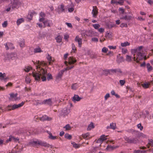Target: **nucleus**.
Wrapping results in <instances>:
<instances>
[{"label": "nucleus", "instance_id": "f257e3e1", "mask_svg": "<svg viewBox=\"0 0 153 153\" xmlns=\"http://www.w3.org/2000/svg\"><path fill=\"white\" fill-rule=\"evenodd\" d=\"M38 65L36 66L37 69V72H33V76L35 78L36 80H40V78L43 81L46 80V75H47V71L44 69L40 68V66H44L47 65V63L44 61L40 62L39 61H36Z\"/></svg>", "mask_w": 153, "mask_h": 153}, {"label": "nucleus", "instance_id": "f03ea898", "mask_svg": "<svg viewBox=\"0 0 153 153\" xmlns=\"http://www.w3.org/2000/svg\"><path fill=\"white\" fill-rule=\"evenodd\" d=\"M142 48V46H141L137 49L131 50V53L133 54L134 56L133 58V59L137 63L139 62V60L142 59L143 57L140 50Z\"/></svg>", "mask_w": 153, "mask_h": 153}, {"label": "nucleus", "instance_id": "7ed1b4c3", "mask_svg": "<svg viewBox=\"0 0 153 153\" xmlns=\"http://www.w3.org/2000/svg\"><path fill=\"white\" fill-rule=\"evenodd\" d=\"M5 1L8 2H11L10 6L13 9L19 8L22 3V0H4Z\"/></svg>", "mask_w": 153, "mask_h": 153}, {"label": "nucleus", "instance_id": "20e7f679", "mask_svg": "<svg viewBox=\"0 0 153 153\" xmlns=\"http://www.w3.org/2000/svg\"><path fill=\"white\" fill-rule=\"evenodd\" d=\"M76 60L75 59V58L74 57H70L68 58V62L65 61V64L67 66V67L65 69V70H69L73 68L74 66L71 65L74 64L75 62H76Z\"/></svg>", "mask_w": 153, "mask_h": 153}, {"label": "nucleus", "instance_id": "39448f33", "mask_svg": "<svg viewBox=\"0 0 153 153\" xmlns=\"http://www.w3.org/2000/svg\"><path fill=\"white\" fill-rule=\"evenodd\" d=\"M25 102H22L19 104H14L13 105H8L6 108V110L9 111L14 110L22 106L24 104Z\"/></svg>", "mask_w": 153, "mask_h": 153}, {"label": "nucleus", "instance_id": "423d86ee", "mask_svg": "<svg viewBox=\"0 0 153 153\" xmlns=\"http://www.w3.org/2000/svg\"><path fill=\"white\" fill-rule=\"evenodd\" d=\"M107 72L111 74L115 73L120 76H122L124 74V73L119 68L108 70Z\"/></svg>", "mask_w": 153, "mask_h": 153}, {"label": "nucleus", "instance_id": "0eeeda50", "mask_svg": "<svg viewBox=\"0 0 153 153\" xmlns=\"http://www.w3.org/2000/svg\"><path fill=\"white\" fill-rule=\"evenodd\" d=\"M10 97L9 99L10 100L12 101H17L20 99V98L17 97V94H14L11 93L10 94Z\"/></svg>", "mask_w": 153, "mask_h": 153}, {"label": "nucleus", "instance_id": "6e6552de", "mask_svg": "<svg viewBox=\"0 0 153 153\" xmlns=\"http://www.w3.org/2000/svg\"><path fill=\"white\" fill-rule=\"evenodd\" d=\"M125 140L127 141V142L129 143H136L137 142V140L136 138H129L126 137L125 138Z\"/></svg>", "mask_w": 153, "mask_h": 153}, {"label": "nucleus", "instance_id": "1a4fd4ad", "mask_svg": "<svg viewBox=\"0 0 153 153\" xmlns=\"http://www.w3.org/2000/svg\"><path fill=\"white\" fill-rule=\"evenodd\" d=\"M107 136H105L104 135H101L100 138L97 141V143H102V142L107 140L106 137Z\"/></svg>", "mask_w": 153, "mask_h": 153}, {"label": "nucleus", "instance_id": "9d476101", "mask_svg": "<svg viewBox=\"0 0 153 153\" xmlns=\"http://www.w3.org/2000/svg\"><path fill=\"white\" fill-rule=\"evenodd\" d=\"M74 40L75 41L78 43V46L79 47H81L82 45V39L79 37V36H76Z\"/></svg>", "mask_w": 153, "mask_h": 153}, {"label": "nucleus", "instance_id": "9b49d317", "mask_svg": "<svg viewBox=\"0 0 153 153\" xmlns=\"http://www.w3.org/2000/svg\"><path fill=\"white\" fill-rule=\"evenodd\" d=\"M134 18L131 16L126 15L124 16H122L120 19H124L128 22L132 18Z\"/></svg>", "mask_w": 153, "mask_h": 153}, {"label": "nucleus", "instance_id": "f8f14e48", "mask_svg": "<svg viewBox=\"0 0 153 153\" xmlns=\"http://www.w3.org/2000/svg\"><path fill=\"white\" fill-rule=\"evenodd\" d=\"M134 18L131 16L126 15L124 16H122L120 19H124L128 22L132 18Z\"/></svg>", "mask_w": 153, "mask_h": 153}, {"label": "nucleus", "instance_id": "ddd939ff", "mask_svg": "<svg viewBox=\"0 0 153 153\" xmlns=\"http://www.w3.org/2000/svg\"><path fill=\"white\" fill-rule=\"evenodd\" d=\"M93 8L92 13L93 17L95 18L98 14V9L96 6L93 7Z\"/></svg>", "mask_w": 153, "mask_h": 153}, {"label": "nucleus", "instance_id": "4468645a", "mask_svg": "<svg viewBox=\"0 0 153 153\" xmlns=\"http://www.w3.org/2000/svg\"><path fill=\"white\" fill-rule=\"evenodd\" d=\"M42 104H47L51 105L52 104L51 99H49L44 100L42 102Z\"/></svg>", "mask_w": 153, "mask_h": 153}, {"label": "nucleus", "instance_id": "2eb2a0df", "mask_svg": "<svg viewBox=\"0 0 153 153\" xmlns=\"http://www.w3.org/2000/svg\"><path fill=\"white\" fill-rule=\"evenodd\" d=\"M39 144L46 147L48 148L50 147L51 148H52L51 145H50L49 144L47 143L46 142L40 141V142H39Z\"/></svg>", "mask_w": 153, "mask_h": 153}, {"label": "nucleus", "instance_id": "dca6fc26", "mask_svg": "<svg viewBox=\"0 0 153 153\" xmlns=\"http://www.w3.org/2000/svg\"><path fill=\"white\" fill-rule=\"evenodd\" d=\"M52 118L50 117H48L46 115L43 116L42 117L40 118V120L41 121H44L46 120L48 121L51 120Z\"/></svg>", "mask_w": 153, "mask_h": 153}, {"label": "nucleus", "instance_id": "f3484780", "mask_svg": "<svg viewBox=\"0 0 153 153\" xmlns=\"http://www.w3.org/2000/svg\"><path fill=\"white\" fill-rule=\"evenodd\" d=\"M5 47L6 48V50H7L9 49H13L14 47L13 44L11 43H6Z\"/></svg>", "mask_w": 153, "mask_h": 153}, {"label": "nucleus", "instance_id": "a211bd4d", "mask_svg": "<svg viewBox=\"0 0 153 153\" xmlns=\"http://www.w3.org/2000/svg\"><path fill=\"white\" fill-rule=\"evenodd\" d=\"M48 60L49 61V64L51 65L52 62H53L54 61V59H52L51 56L49 54H48L47 57Z\"/></svg>", "mask_w": 153, "mask_h": 153}, {"label": "nucleus", "instance_id": "6ab92c4d", "mask_svg": "<svg viewBox=\"0 0 153 153\" xmlns=\"http://www.w3.org/2000/svg\"><path fill=\"white\" fill-rule=\"evenodd\" d=\"M67 7L68 8V11L69 12H72L74 10V5L72 3L71 4L70 6L71 7H70V6L69 5H68Z\"/></svg>", "mask_w": 153, "mask_h": 153}, {"label": "nucleus", "instance_id": "aec40b11", "mask_svg": "<svg viewBox=\"0 0 153 153\" xmlns=\"http://www.w3.org/2000/svg\"><path fill=\"white\" fill-rule=\"evenodd\" d=\"M58 9L61 12H64L65 11V6L63 4H61L59 7Z\"/></svg>", "mask_w": 153, "mask_h": 153}, {"label": "nucleus", "instance_id": "412c9836", "mask_svg": "<svg viewBox=\"0 0 153 153\" xmlns=\"http://www.w3.org/2000/svg\"><path fill=\"white\" fill-rule=\"evenodd\" d=\"M81 99V98L79 97L78 95H75L73 97V101H79Z\"/></svg>", "mask_w": 153, "mask_h": 153}, {"label": "nucleus", "instance_id": "4be33fe9", "mask_svg": "<svg viewBox=\"0 0 153 153\" xmlns=\"http://www.w3.org/2000/svg\"><path fill=\"white\" fill-rule=\"evenodd\" d=\"M0 78L1 80H6L7 78L6 77L5 73L2 74L1 73H0Z\"/></svg>", "mask_w": 153, "mask_h": 153}, {"label": "nucleus", "instance_id": "5701e85b", "mask_svg": "<svg viewBox=\"0 0 153 153\" xmlns=\"http://www.w3.org/2000/svg\"><path fill=\"white\" fill-rule=\"evenodd\" d=\"M19 44L20 47L23 48L25 46V40L24 39H21V40L19 42Z\"/></svg>", "mask_w": 153, "mask_h": 153}, {"label": "nucleus", "instance_id": "b1692460", "mask_svg": "<svg viewBox=\"0 0 153 153\" xmlns=\"http://www.w3.org/2000/svg\"><path fill=\"white\" fill-rule=\"evenodd\" d=\"M150 84V82H148L147 83H144L142 84H141V85L144 88H149Z\"/></svg>", "mask_w": 153, "mask_h": 153}, {"label": "nucleus", "instance_id": "393cba45", "mask_svg": "<svg viewBox=\"0 0 153 153\" xmlns=\"http://www.w3.org/2000/svg\"><path fill=\"white\" fill-rule=\"evenodd\" d=\"M146 66L147 70L149 72L151 71L152 70V67L149 63H147Z\"/></svg>", "mask_w": 153, "mask_h": 153}, {"label": "nucleus", "instance_id": "a878e982", "mask_svg": "<svg viewBox=\"0 0 153 153\" xmlns=\"http://www.w3.org/2000/svg\"><path fill=\"white\" fill-rule=\"evenodd\" d=\"M149 146H153V140H149L148 144L147 146L148 148L149 147Z\"/></svg>", "mask_w": 153, "mask_h": 153}, {"label": "nucleus", "instance_id": "bb28decb", "mask_svg": "<svg viewBox=\"0 0 153 153\" xmlns=\"http://www.w3.org/2000/svg\"><path fill=\"white\" fill-rule=\"evenodd\" d=\"M34 52L35 53H40L42 52L41 48L38 47L34 49Z\"/></svg>", "mask_w": 153, "mask_h": 153}, {"label": "nucleus", "instance_id": "cd10ccee", "mask_svg": "<svg viewBox=\"0 0 153 153\" xmlns=\"http://www.w3.org/2000/svg\"><path fill=\"white\" fill-rule=\"evenodd\" d=\"M64 72V70L60 71L58 74V75L57 76V78H61Z\"/></svg>", "mask_w": 153, "mask_h": 153}, {"label": "nucleus", "instance_id": "c85d7f7f", "mask_svg": "<svg viewBox=\"0 0 153 153\" xmlns=\"http://www.w3.org/2000/svg\"><path fill=\"white\" fill-rule=\"evenodd\" d=\"M94 127V125L92 123H91L88 126V127L87 128L88 130H90L92 128Z\"/></svg>", "mask_w": 153, "mask_h": 153}, {"label": "nucleus", "instance_id": "c756f323", "mask_svg": "<svg viewBox=\"0 0 153 153\" xmlns=\"http://www.w3.org/2000/svg\"><path fill=\"white\" fill-rule=\"evenodd\" d=\"M48 133L49 134V138L52 140H54L56 138V137L55 136H53L52 134L50 132H48Z\"/></svg>", "mask_w": 153, "mask_h": 153}, {"label": "nucleus", "instance_id": "7c9ffc66", "mask_svg": "<svg viewBox=\"0 0 153 153\" xmlns=\"http://www.w3.org/2000/svg\"><path fill=\"white\" fill-rule=\"evenodd\" d=\"M82 136L84 139H88L89 138L90 135L89 133H87L83 134Z\"/></svg>", "mask_w": 153, "mask_h": 153}, {"label": "nucleus", "instance_id": "2f4dec72", "mask_svg": "<svg viewBox=\"0 0 153 153\" xmlns=\"http://www.w3.org/2000/svg\"><path fill=\"white\" fill-rule=\"evenodd\" d=\"M62 37L60 36V35L56 37V42H60L62 40Z\"/></svg>", "mask_w": 153, "mask_h": 153}, {"label": "nucleus", "instance_id": "473e14b6", "mask_svg": "<svg viewBox=\"0 0 153 153\" xmlns=\"http://www.w3.org/2000/svg\"><path fill=\"white\" fill-rule=\"evenodd\" d=\"M110 128L113 129H115L116 127V124L115 123H112L110 124Z\"/></svg>", "mask_w": 153, "mask_h": 153}, {"label": "nucleus", "instance_id": "72a5a7b5", "mask_svg": "<svg viewBox=\"0 0 153 153\" xmlns=\"http://www.w3.org/2000/svg\"><path fill=\"white\" fill-rule=\"evenodd\" d=\"M130 44L128 42H126L124 43H122L121 44V45L123 47L128 46L130 45Z\"/></svg>", "mask_w": 153, "mask_h": 153}, {"label": "nucleus", "instance_id": "f704fd0d", "mask_svg": "<svg viewBox=\"0 0 153 153\" xmlns=\"http://www.w3.org/2000/svg\"><path fill=\"white\" fill-rule=\"evenodd\" d=\"M78 87V85L76 83H74L71 86V89L73 90H75Z\"/></svg>", "mask_w": 153, "mask_h": 153}, {"label": "nucleus", "instance_id": "c9c22d12", "mask_svg": "<svg viewBox=\"0 0 153 153\" xmlns=\"http://www.w3.org/2000/svg\"><path fill=\"white\" fill-rule=\"evenodd\" d=\"M24 20L23 18L19 19L17 21V23L18 25H19L22 22H24Z\"/></svg>", "mask_w": 153, "mask_h": 153}, {"label": "nucleus", "instance_id": "e433bc0d", "mask_svg": "<svg viewBox=\"0 0 153 153\" xmlns=\"http://www.w3.org/2000/svg\"><path fill=\"white\" fill-rule=\"evenodd\" d=\"M124 61L123 59V57L120 56L118 57L117 59V61L119 63H120Z\"/></svg>", "mask_w": 153, "mask_h": 153}, {"label": "nucleus", "instance_id": "4c0bfd02", "mask_svg": "<svg viewBox=\"0 0 153 153\" xmlns=\"http://www.w3.org/2000/svg\"><path fill=\"white\" fill-rule=\"evenodd\" d=\"M72 144L73 145V147L76 149L79 148L80 146V145L76 144L74 142L72 143Z\"/></svg>", "mask_w": 153, "mask_h": 153}, {"label": "nucleus", "instance_id": "58836bf2", "mask_svg": "<svg viewBox=\"0 0 153 153\" xmlns=\"http://www.w3.org/2000/svg\"><path fill=\"white\" fill-rule=\"evenodd\" d=\"M126 60L128 62H130L132 61L131 57L129 55H127L126 58Z\"/></svg>", "mask_w": 153, "mask_h": 153}, {"label": "nucleus", "instance_id": "ea45409f", "mask_svg": "<svg viewBox=\"0 0 153 153\" xmlns=\"http://www.w3.org/2000/svg\"><path fill=\"white\" fill-rule=\"evenodd\" d=\"M44 24V27H45L46 26L50 27L49 23L48 21H45L43 22Z\"/></svg>", "mask_w": 153, "mask_h": 153}, {"label": "nucleus", "instance_id": "a19ab883", "mask_svg": "<svg viewBox=\"0 0 153 153\" xmlns=\"http://www.w3.org/2000/svg\"><path fill=\"white\" fill-rule=\"evenodd\" d=\"M92 26L93 27L96 29H98L99 27H100V25L97 24H93Z\"/></svg>", "mask_w": 153, "mask_h": 153}, {"label": "nucleus", "instance_id": "79ce46f5", "mask_svg": "<svg viewBox=\"0 0 153 153\" xmlns=\"http://www.w3.org/2000/svg\"><path fill=\"white\" fill-rule=\"evenodd\" d=\"M30 77L29 76H27L26 77L25 82L27 83H29L30 82Z\"/></svg>", "mask_w": 153, "mask_h": 153}, {"label": "nucleus", "instance_id": "37998d69", "mask_svg": "<svg viewBox=\"0 0 153 153\" xmlns=\"http://www.w3.org/2000/svg\"><path fill=\"white\" fill-rule=\"evenodd\" d=\"M72 52H75L76 50V48L75 47V45L74 43L72 44Z\"/></svg>", "mask_w": 153, "mask_h": 153}, {"label": "nucleus", "instance_id": "c03bdc74", "mask_svg": "<svg viewBox=\"0 0 153 153\" xmlns=\"http://www.w3.org/2000/svg\"><path fill=\"white\" fill-rule=\"evenodd\" d=\"M53 79L52 76L51 74L50 73H48L47 74V79L48 80Z\"/></svg>", "mask_w": 153, "mask_h": 153}, {"label": "nucleus", "instance_id": "a18cd8bd", "mask_svg": "<svg viewBox=\"0 0 153 153\" xmlns=\"http://www.w3.org/2000/svg\"><path fill=\"white\" fill-rule=\"evenodd\" d=\"M63 128H65L66 130H70L71 129V127L69 124L66 125Z\"/></svg>", "mask_w": 153, "mask_h": 153}, {"label": "nucleus", "instance_id": "49530a36", "mask_svg": "<svg viewBox=\"0 0 153 153\" xmlns=\"http://www.w3.org/2000/svg\"><path fill=\"white\" fill-rule=\"evenodd\" d=\"M31 69V68L30 67L27 66V67H25V68L24 69V70L25 71L28 72Z\"/></svg>", "mask_w": 153, "mask_h": 153}, {"label": "nucleus", "instance_id": "de8ad7c7", "mask_svg": "<svg viewBox=\"0 0 153 153\" xmlns=\"http://www.w3.org/2000/svg\"><path fill=\"white\" fill-rule=\"evenodd\" d=\"M65 137L67 139L70 140L71 139L72 136L68 134H66L65 135Z\"/></svg>", "mask_w": 153, "mask_h": 153}, {"label": "nucleus", "instance_id": "09e8293b", "mask_svg": "<svg viewBox=\"0 0 153 153\" xmlns=\"http://www.w3.org/2000/svg\"><path fill=\"white\" fill-rule=\"evenodd\" d=\"M106 149L107 150H109L110 149L111 150H113L115 149L114 148V146H108L106 148Z\"/></svg>", "mask_w": 153, "mask_h": 153}, {"label": "nucleus", "instance_id": "8fccbe9b", "mask_svg": "<svg viewBox=\"0 0 153 153\" xmlns=\"http://www.w3.org/2000/svg\"><path fill=\"white\" fill-rule=\"evenodd\" d=\"M40 142V141H33L31 143L33 146H35L36 144H39V143Z\"/></svg>", "mask_w": 153, "mask_h": 153}, {"label": "nucleus", "instance_id": "3c124183", "mask_svg": "<svg viewBox=\"0 0 153 153\" xmlns=\"http://www.w3.org/2000/svg\"><path fill=\"white\" fill-rule=\"evenodd\" d=\"M137 127L138 128H139L140 130H142L143 128V126H141L140 123L138 124L137 125Z\"/></svg>", "mask_w": 153, "mask_h": 153}, {"label": "nucleus", "instance_id": "603ef678", "mask_svg": "<svg viewBox=\"0 0 153 153\" xmlns=\"http://www.w3.org/2000/svg\"><path fill=\"white\" fill-rule=\"evenodd\" d=\"M12 138V141H13L14 142H17L19 141V139L17 138H15L13 136Z\"/></svg>", "mask_w": 153, "mask_h": 153}, {"label": "nucleus", "instance_id": "864d4df0", "mask_svg": "<svg viewBox=\"0 0 153 153\" xmlns=\"http://www.w3.org/2000/svg\"><path fill=\"white\" fill-rule=\"evenodd\" d=\"M124 3V0H119L117 1V3L120 5H123Z\"/></svg>", "mask_w": 153, "mask_h": 153}, {"label": "nucleus", "instance_id": "5fc2aeb1", "mask_svg": "<svg viewBox=\"0 0 153 153\" xmlns=\"http://www.w3.org/2000/svg\"><path fill=\"white\" fill-rule=\"evenodd\" d=\"M108 50V48H106L105 47H104L102 49V51L104 53H106L107 52Z\"/></svg>", "mask_w": 153, "mask_h": 153}, {"label": "nucleus", "instance_id": "6e6d98bb", "mask_svg": "<svg viewBox=\"0 0 153 153\" xmlns=\"http://www.w3.org/2000/svg\"><path fill=\"white\" fill-rule=\"evenodd\" d=\"M120 83L121 85H123L125 83V81L124 80H120Z\"/></svg>", "mask_w": 153, "mask_h": 153}, {"label": "nucleus", "instance_id": "4d7b16f0", "mask_svg": "<svg viewBox=\"0 0 153 153\" xmlns=\"http://www.w3.org/2000/svg\"><path fill=\"white\" fill-rule=\"evenodd\" d=\"M120 26L121 27H128V26H127V25L126 24V23H122V24H121L120 25Z\"/></svg>", "mask_w": 153, "mask_h": 153}, {"label": "nucleus", "instance_id": "13d9d810", "mask_svg": "<svg viewBox=\"0 0 153 153\" xmlns=\"http://www.w3.org/2000/svg\"><path fill=\"white\" fill-rule=\"evenodd\" d=\"M7 21H4L3 23L2 24V26L3 27H6L7 25Z\"/></svg>", "mask_w": 153, "mask_h": 153}, {"label": "nucleus", "instance_id": "bf43d9fd", "mask_svg": "<svg viewBox=\"0 0 153 153\" xmlns=\"http://www.w3.org/2000/svg\"><path fill=\"white\" fill-rule=\"evenodd\" d=\"M98 31L100 33H102L104 31V29L102 28H100L98 29Z\"/></svg>", "mask_w": 153, "mask_h": 153}, {"label": "nucleus", "instance_id": "052dcab7", "mask_svg": "<svg viewBox=\"0 0 153 153\" xmlns=\"http://www.w3.org/2000/svg\"><path fill=\"white\" fill-rule=\"evenodd\" d=\"M12 137H13V136H10V137L9 139L8 140H7V141H6L8 143L9 141H12Z\"/></svg>", "mask_w": 153, "mask_h": 153}, {"label": "nucleus", "instance_id": "680f3d73", "mask_svg": "<svg viewBox=\"0 0 153 153\" xmlns=\"http://www.w3.org/2000/svg\"><path fill=\"white\" fill-rule=\"evenodd\" d=\"M110 97V95L109 94H107L105 96V100H106L107 99L109 98Z\"/></svg>", "mask_w": 153, "mask_h": 153}, {"label": "nucleus", "instance_id": "e2e57ef3", "mask_svg": "<svg viewBox=\"0 0 153 153\" xmlns=\"http://www.w3.org/2000/svg\"><path fill=\"white\" fill-rule=\"evenodd\" d=\"M92 40L94 42H98V39L97 38H92Z\"/></svg>", "mask_w": 153, "mask_h": 153}, {"label": "nucleus", "instance_id": "0e129e2a", "mask_svg": "<svg viewBox=\"0 0 153 153\" xmlns=\"http://www.w3.org/2000/svg\"><path fill=\"white\" fill-rule=\"evenodd\" d=\"M119 10L121 11V12L122 14L124 13V12H125L124 10L122 8H119Z\"/></svg>", "mask_w": 153, "mask_h": 153}, {"label": "nucleus", "instance_id": "69168bd1", "mask_svg": "<svg viewBox=\"0 0 153 153\" xmlns=\"http://www.w3.org/2000/svg\"><path fill=\"white\" fill-rule=\"evenodd\" d=\"M66 24L69 27H72V26L71 23H66Z\"/></svg>", "mask_w": 153, "mask_h": 153}, {"label": "nucleus", "instance_id": "338daca9", "mask_svg": "<svg viewBox=\"0 0 153 153\" xmlns=\"http://www.w3.org/2000/svg\"><path fill=\"white\" fill-rule=\"evenodd\" d=\"M127 51V50L126 49H122V52L124 54H125L126 53Z\"/></svg>", "mask_w": 153, "mask_h": 153}, {"label": "nucleus", "instance_id": "774afa93", "mask_svg": "<svg viewBox=\"0 0 153 153\" xmlns=\"http://www.w3.org/2000/svg\"><path fill=\"white\" fill-rule=\"evenodd\" d=\"M148 3L152 5L153 4V1L151 0H148Z\"/></svg>", "mask_w": 153, "mask_h": 153}]
</instances>
